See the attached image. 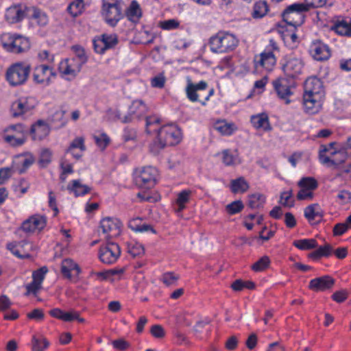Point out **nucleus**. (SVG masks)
<instances>
[{
  "label": "nucleus",
  "mask_w": 351,
  "mask_h": 351,
  "mask_svg": "<svg viewBox=\"0 0 351 351\" xmlns=\"http://www.w3.org/2000/svg\"><path fill=\"white\" fill-rule=\"evenodd\" d=\"M239 43L236 35L228 31H219L208 40L210 50L215 53L232 52L237 47Z\"/></svg>",
  "instance_id": "nucleus-1"
},
{
  "label": "nucleus",
  "mask_w": 351,
  "mask_h": 351,
  "mask_svg": "<svg viewBox=\"0 0 351 351\" xmlns=\"http://www.w3.org/2000/svg\"><path fill=\"white\" fill-rule=\"evenodd\" d=\"M0 40L5 50L15 54L25 53L31 47L29 39L19 34H3Z\"/></svg>",
  "instance_id": "nucleus-2"
},
{
  "label": "nucleus",
  "mask_w": 351,
  "mask_h": 351,
  "mask_svg": "<svg viewBox=\"0 0 351 351\" xmlns=\"http://www.w3.org/2000/svg\"><path fill=\"white\" fill-rule=\"evenodd\" d=\"M186 97L192 102H200L205 106L210 97L214 93L213 88H208V84L205 81H200L194 84L190 79L187 81L185 88Z\"/></svg>",
  "instance_id": "nucleus-3"
},
{
  "label": "nucleus",
  "mask_w": 351,
  "mask_h": 351,
  "mask_svg": "<svg viewBox=\"0 0 351 351\" xmlns=\"http://www.w3.org/2000/svg\"><path fill=\"white\" fill-rule=\"evenodd\" d=\"M280 65L287 77L296 78L302 73L304 62L300 53L291 52L282 57Z\"/></svg>",
  "instance_id": "nucleus-4"
},
{
  "label": "nucleus",
  "mask_w": 351,
  "mask_h": 351,
  "mask_svg": "<svg viewBox=\"0 0 351 351\" xmlns=\"http://www.w3.org/2000/svg\"><path fill=\"white\" fill-rule=\"evenodd\" d=\"M158 171L152 166L136 168L133 172V180L135 185L141 189H152L156 184Z\"/></svg>",
  "instance_id": "nucleus-5"
},
{
  "label": "nucleus",
  "mask_w": 351,
  "mask_h": 351,
  "mask_svg": "<svg viewBox=\"0 0 351 351\" xmlns=\"http://www.w3.org/2000/svg\"><path fill=\"white\" fill-rule=\"evenodd\" d=\"M157 138L160 148H164L166 146H174L180 143L182 134L177 125L167 124L159 129Z\"/></svg>",
  "instance_id": "nucleus-6"
},
{
  "label": "nucleus",
  "mask_w": 351,
  "mask_h": 351,
  "mask_svg": "<svg viewBox=\"0 0 351 351\" xmlns=\"http://www.w3.org/2000/svg\"><path fill=\"white\" fill-rule=\"evenodd\" d=\"M31 71L29 64L17 62L11 65L6 71L5 78L12 86H20L25 84Z\"/></svg>",
  "instance_id": "nucleus-7"
},
{
  "label": "nucleus",
  "mask_w": 351,
  "mask_h": 351,
  "mask_svg": "<svg viewBox=\"0 0 351 351\" xmlns=\"http://www.w3.org/2000/svg\"><path fill=\"white\" fill-rule=\"evenodd\" d=\"M308 9L302 3H295L287 7L282 13L283 21L294 27L301 25L304 21V13Z\"/></svg>",
  "instance_id": "nucleus-8"
},
{
  "label": "nucleus",
  "mask_w": 351,
  "mask_h": 351,
  "mask_svg": "<svg viewBox=\"0 0 351 351\" xmlns=\"http://www.w3.org/2000/svg\"><path fill=\"white\" fill-rule=\"evenodd\" d=\"M26 134L27 131L23 125H12L5 130L3 139L12 147H19L25 143Z\"/></svg>",
  "instance_id": "nucleus-9"
},
{
  "label": "nucleus",
  "mask_w": 351,
  "mask_h": 351,
  "mask_svg": "<svg viewBox=\"0 0 351 351\" xmlns=\"http://www.w3.org/2000/svg\"><path fill=\"white\" fill-rule=\"evenodd\" d=\"M56 76V73L52 65L40 64L33 69L34 82L44 87L49 86L51 83V78Z\"/></svg>",
  "instance_id": "nucleus-10"
},
{
  "label": "nucleus",
  "mask_w": 351,
  "mask_h": 351,
  "mask_svg": "<svg viewBox=\"0 0 351 351\" xmlns=\"http://www.w3.org/2000/svg\"><path fill=\"white\" fill-rule=\"evenodd\" d=\"M121 255V249L119 245L114 242L107 241L101 245L99 250L100 261L107 265L114 263Z\"/></svg>",
  "instance_id": "nucleus-11"
},
{
  "label": "nucleus",
  "mask_w": 351,
  "mask_h": 351,
  "mask_svg": "<svg viewBox=\"0 0 351 351\" xmlns=\"http://www.w3.org/2000/svg\"><path fill=\"white\" fill-rule=\"evenodd\" d=\"M272 84L278 97L284 100L286 104H290L289 98L293 94L294 83L286 77H280L273 81Z\"/></svg>",
  "instance_id": "nucleus-12"
},
{
  "label": "nucleus",
  "mask_w": 351,
  "mask_h": 351,
  "mask_svg": "<svg viewBox=\"0 0 351 351\" xmlns=\"http://www.w3.org/2000/svg\"><path fill=\"white\" fill-rule=\"evenodd\" d=\"M309 53L314 60L320 62L327 60L331 56L329 46L319 39L311 42L309 47Z\"/></svg>",
  "instance_id": "nucleus-13"
},
{
  "label": "nucleus",
  "mask_w": 351,
  "mask_h": 351,
  "mask_svg": "<svg viewBox=\"0 0 351 351\" xmlns=\"http://www.w3.org/2000/svg\"><path fill=\"white\" fill-rule=\"evenodd\" d=\"M103 16L108 24L115 26L121 19V6L119 2L104 3Z\"/></svg>",
  "instance_id": "nucleus-14"
},
{
  "label": "nucleus",
  "mask_w": 351,
  "mask_h": 351,
  "mask_svg": "<svg viewBox=\"0 0 351 351\" xmlns=\"http://www.w3.org/2000/svg\"><path fill=\"white\" fill-rule=\"evenodd\" d=\"M148 108L142 100H134L128 108L126 115L123 117V123H128L135 119H140L147 112Z\"/></svg>",
  "instance_id": "nucleus-15"
},
{
  "label": "nucleus",
  "mask_w": 351,
  "mask_h": 351,
  "mask_svg": "<svg viewBox=\"0 0 351 351\" xmlns=\"http://www.w3.org/2000/svg\"><path fill=\"white\" fill-rule=\"evenodd\" d=\"M28 8L25 5H14L6 9L5 12V21L10 23H17L27 16Z\"/></svg>",
  "instance_id": "nucleus-16"
},
{
  "label": "nucleus",
  "mask_w": 351,
  "mask_h": 351,
  "mask_svg": "<svg viewBox=\"0 0 351 351\" xmlns=\"http://www.w3.org/2000/svg\"><path fill=\"white\" fill-rule=\"evenodd\" d=\"M324 97L319 95L304 94L303 108L304 112L310 114L318 113L322 108Z\"/></svg>",
  "instance_id": "nucleus-17"
},
{
  "label": "nucleus",
  "mask_w": 351,
  "mask_h": 351,
  "mask_svg": "<svg viewBox=\"0 0 351 351\" xmlns=\"http://www.w3.org/2000/svg\"><path fill=\"white\" fill-rule=\"evenodd\" d=\"M34 108V99L32 97H21L14 101L11 106L12 114L14 117L21 116L29 112Z\"/></svg>",
  "instance_id": "nucleus-18"
},
{
  "label": "nucleus",
  "mask_w": 351,
  "mask_h": 351,
  "mask_svg": "<svg viewBox=\"0 0 351 351\" xmlns=\"http://www.w3.org/2000/svg\"><path fill=\"white\" fill-rule=\"evenodd\" d=\"M7 248L14 256L21 259H25L32 258L29 251L33 250L34 245L32 243L23 241L18 243H8Z\"/></svg>",
  "instance_id": "nucleus-19"
},
{
  "label": "nucleus",
  "mask_w": 351,
  "mask_h": 351,
  "mask_svg": "<svg viewBox=\"0 0 351 351\" xmlns=\"http://www.w3.org/2000/svg\"><path fill=\"white\" fill-rule=\"evenodd\" d=\"M254 66L256 70L264 69L267 71H271L276 63V58L274 53L263 51L254 58Z\"/></svg>",
  "instance_id": "nucleus-20"
},
{
  "label": "nucleus",
  "mask_w": 351,
  "mask_h": 351,
  "mask_svg": "<svg viewBox=\"0 0 351 351\" xmlns=\"http://www.w3.org/2000/svg\"><path fill=\"white\" fill-rule=\"evenodd\" d=\"M46 226V218L40 215H34L24 221L21 225V230L26 233L40 230Z\"/></svg>",
  "instance_id": "nucleus-21"
},
{
  "label": "nucleus",
  "mask_w": 351,
  "mask_h": 351,
  "mask_svg": "<svg viewBox=\"0 0 351 351\" xmlns=\"http://www.w3.org/2000/svg\"><path fill=\"white\" fill-rule=\"evenodd\" d=\"M121 225V222L118 219L112 217L104 218L100 222V228L108 237L119 235Z\"/></svg>",
  "instance_id": "nucleus-22"
},
{
  "label": "nucleus",
  "mask_w": 351,
  "mask_h": 351,
  "mask_svg": "<svg viewBox=\"0 0 351 351\" xmlns=\"http://www.w3.org/2000/svg\"><path fill=\"white\" fill-rule=\"evenodd\" d=\"M335 285V280L330 276H323L312 279L308 284V289L315 291H325L331 289Z\"/></svg>",
  "instance_id": "nucleus-23"
},
{
  "label": "nucleus",
  "mask_w": 351,
  "mask_h": 351,
  "mask_svg": "<svg viewBox=\"0 0 351 351\" xmlns=\"http://www.w3.org/2000/svg\"><path fill=\"white\" fill-rule=\"evenodd\" d=\"M82 65L72 58L62 60L58 66L59 71L65 75L75 77L81 71Z\"/></svg>",
  "instance_id": "nucleus-24"
},
{
  "label": "nucleus",
  "mask_w": 351,
  "mask_h": 351,
  "mask_svg": "<svg viewBox=\"0 0 351 351\" xmlns=\"http://www.w3.org/2000/svg\"><path fill=\"white\" fill-rule=\"evenodd\" d=\"M304 215L310 223L317 224L322 220L324 212L318 204H313L305 208Z\"/></svg>",
  "instance_id": "nucleus-25"
},
{
  "label": "nucleus",
  "mask_w": 351,
  "mask_h": 351,
  "mask_svg": "<svg viewBox=\"0 0 351 351\" xmlns=\"http://www.w3.org/2000/svg\"><path fill=\"white\" fill-rule=\"evenodd\" d=\"M305 92L304 94L312 95H319L325 97L322 82L317 77L308 78L304 84Z\"/></svg>",
  "instance_id": "nucleus-26"
},
{
  "label": "nucleus",
  "mask_w": 351,
  "mask_h": 351,
  "mask_svg": "<svg viewBox=\"0 0 351 351\" xmlns=\"http://www.w3.org/2000/svg\"><path fill=\"white\" fill-rule=\"evenodd\" d=\"M85 150L84 138L78 136L71 141L66 152L71 154L74 158L79 160Z\"/></svg>",
  "instance_id": "nucleus-27"
},
{
  "label": "nucleus",
  "mask_w": 351,
  "mask_h": 351,
  "mask_svg": "<svg viewBox=\"0 0 351 351\" xmlns=\"http://www.w3.org/2000/svg\"><path fill=\"white\" fill-rule=\"evenodd\" d=\"M30 132L34 140L40 141L49 134V128L45 121L38 120L36 123L32 125Z\"/></svg>",
  "instance_id": "nucleus-28"
},
{
  "label": "nucleus",
  "mask_w": 351,
  "mask_h": 351,
  "mask_svg": "<svg viewBox=\"0 0 351 351\" xmlns=\"http://www.w3.org/2000/svg\"><path fill=\"white\" fill-rule=\"evenodd\" d=\"M250 122L252 126L257 130L269 131L271 127L269 123L267 114L263 112L251 116Z\"/></svg>",
  "instance_id": "nucleus-29"
},
{
  "label": "nucleus",
  "mask_w": 351,
  "mask_h": 351,
  "mask_svg": "<svg viewBox=\"0 0 351 351\" xmlns=\"http://www.w3.org/2000/svg\"><path fill=\"white\" fill-rule=\"evenodd\" d=\"M27 17L41 27L47 25L49 21L46 13L36 7H29Z\"/></svg>",
  "instance_id": "nucleus-30"
},
{
  "label": "nucleus",
  "mask_w": 351,
  "mask_h": 351,
  "mask_svg": "<svg viewBox=\"0 0 351 351\" xmlns=\"http://www.w3.org/2000/svg\"><path fill=\"white\" fill-rule=\"evenodd\" d=\"M339 145L336 142H331L328 145H322L319 147V159L322 164L324 165V158L332 159L339 149Z\"/></svg>",
  "instance_id": "nucleus-31"
},
{
  "label": "nucleus",
  "mask_w": 351,
  "mask_h": 351,
  "mask_svg": "<svg viewBox=\"0 0 351 351\" xmlns=\"http://www.w3.org/2000/svg\"><path fill=\"white\" fill-rule=\"evenodd\" d=\"M75 271L76 275L81 272L79 265L71 258H65L61 263V273L64 278L71 279V271Z\"/></svg>",
  "instance_id": "nucleus-32"
},
{
  "label": "nucleus",
  "mask_w": 351,
  "mask_h": 351,
  "mask_svg": "<svg viewBox=\"0 0 351 351\" xmlns=\"http://www.w3.org/2000/svg\"><path fill=\"white\" fill-rule=\"evenodd\" d=\"M348 153L342 148L341 145H339V149L332 159L324 158V165L331 167H337L343 163L348 158Z\"/></svg>",
  "instance_id": "nucleus-33"
},
{
  "label": "nucleus",
  "mask_w": 351,
  "mask_h": 351,
  "mask_svg": "<svg viewBox=\"0 0 351 351\" xmlns=\"http://www.w3.org/2000/svg\"><path fill=\"white\" fill-rule=\"evenodd\" d=\"M193 191L189 189H185L178 193L176 200L178 206L177 213L182 212L186 207V204L190 202Z\"/></svg>",
  "instance_id": "nucleus-34"
},
{
  "label": "nucleus",
  "mask_w": 351,
  "mask_h": 351,
  "mask_svg": "<svg viewBox=\"0 0 351 351\" xmlns=\"http://www.w3.org/2000/svg\"><path fill=\"white\" fill-rule=\"evenodd\" d=\"M250 188L249 183L241 176L237 179L232 180L230 183V189L232 193H244Z\"/></svg>",
  "instance_id": "nucleus-35"
},
{
  "label": "nucleus",
  "mask_w": 351,
  "mask_h": 351,
  "mask_svg": "<svg viewBox=\"0 0 351 351\" xmlns=\"http://www.w3.org/2000/svg\"><path fill=\"white\" fill-rule=\"evenodd\" d=\"M126 16L128 19L134 23L139 21L142 16V10L139 3L134 0L131 2L130 5L126 10Z\"/></svg>",
  "instance_id": "nucleus-36"
},
{
  "label": "nucleus",
  "mask_w": 351,
  "mask_h": 351,
  "mask_svg": "<svg viewBox=\"0 0 351 351\" xmlns=\"http://www.w3.org/2000/svg\"><path fill=\"white\" fill-rule=\"evenodd\" d=\"M68 190L73 192L75 196L84 195L90 192V188L83 184L80 180H74L67 186Z\"/></svg>",
  "instance_id": "nucleus-37"
},
{
  "label": "nucleus",
  "mask_w": 351,
  "mask_h": 351,
  "mask_svg": "<svg viewBox=\"0 0 351 351\" xmlns=\"http://www.w3.org/2000/svg\"><path fill=\"white\" fill-rule=\"evenodd\" d=\"M213 128L224 136L231 135L235 130L233 123H228L225 120L217 121L213 125Z\"/></svg>",
  "instance_id": "nucleus-38"
},
{
  "label": "nucleus",
  "mask_w": 351,
  "mask_h": 351,
  "mask_svg": "<svg viewBox=\"0 0 351 351\" xmlns=\"http://www.w3.org/2000/svg\"><path fill=\"white\" fill-rule=\"evenodd\" d=\"M268 11L269 7L267 2L260 0L254 3L252 16L254 19H261L267 14Z\"/></svg>",
  "instance_id": "nucleus-39"
},
{
  "label": "nucleus",
  "mask_w": 351,
  "mask_h": 351,
  "mask_svg": "<svg viewBox=\"0 0 351 351\" xmlns=\"http://www.w3.org/2000/svg\"><path fill=\"white\" fill-rule=\"evenodd\" d=\"M333 29L341 36H351V21L342 20L337 21L335 24Z\"/></svg>",
  "instance_id": "nucleus-40"
},
{
  "label": "nucleus",
  "mask_w": 351,
  "mask_h": 351,
  "mask_svg": "<svg viewBox=\"0 0 351 351\" xmlns=\"http://www.w3.org/2000/svg\"><path fill=\"white\" fill-rule=\"evenodd\" d=\"M33 351H45L49 346L47 339L40 335H34L32 340Z\"/></svg>",
  "instance_id": "nucleus-41"
},
{
  "label": "nucleus",
  "mask_w": 351,
  "mask_h": 351,
  "mask_svg": "<svg viewBox=\"0 0 351 351\" xmlns=\"http://www.w3.org/2000/svg\"><path fill=\"white\" fill-rule=\"evenodd\" d=\"M266 197L261 193H254L248 195V206L252 209H258L263 206Z\"/></svg>",
  "instance_id": "nucleus-42"
},
{
  "label": "nucleus",
  "mask_w": 351,
  "mask_h": 351,
  "mask_svg": "<svg viewBox=\"0 0 351 351\" xmlns=\"http://www.w3.org/2000/svg\"><path fill=\"white\" fill-rule=\"evenodd\" d=\"M160 118L156 115H152L146 117V132L151 134L155 132H158L160 124Z\"/></svg>",
  "instance_id": "nucleus-43"
},
{
  "label": "nucleus",
  "mask_w": 351,
  "mask_h": 351,
  "mask_svg": "<svg viewBox=\"0 0 351 351\" xmlns=\"http://www.w3.org/2000/svg\"><path fill=\"white\" fill-rule=\"evenodd\" d=\"M293 245L301 250H308L317 247V242L314 239H304L294 241Z\"/></svg>",
  "instance_id": "nucleus-44"
},
{
  "label": "nucleus",
  "mask_w": 351,
  "mask_h": 351,
  "mask_svg": "<svg viewBox=\"0 0 351 351\" xmlns=\"http://www.w3.org/2000/svg\"><path fill=\"white\" fill-rule=\"evenodd\" d=\"M84 10V0H75L68 6L69 13L73 17L80 15Z\"/></svg>",
  "instance_id": "nucleus-45"
},
{
  "label": "nucleus",
  "mask_w": 351,
  "mask_h": 351,
  "mask_svg": "<svg viewBox=\"0 0 351 351\" xmlns=\"http://www.w3.org/2000/svg\"><path fill=\"white\" fill-rule=\"evenodd\" d=\"M298 185L300 188L313 192L318 187L317 181L313 177H304L298 182Z\"/></svg>",
  "instance_id": "nucleus-46"
},
{
  "label": "nucleus",
  "mask_w": 351,
  "mask_h": 351,
  "mask_svg": "<svg viewBox=\"0 0 351 351\" xmlns=\"http://www.w3.org/2000/svg\"><path fill=\"white\" fill-rule=\"evenodd\" d=\"M332 251V247L329 244L319 247L315 251L310 254L309 257L317 259L322 256H329Z\"/></svg>",
  "instance_id": "nucleus-47"
},
{
  "label": "nucleus",
  "mask_w": 351,
  "mask_h": 351,
  "mask_svg": "<svg viewBox=\"0 0 351 351\" xmlns=\"http://www.w3.org/2000/svg\"><path fill=\"white\" fill-rule=\"evenodd\" d=\"M145 250L143 246L134 241L128 243V252L133 257L139 256L144 254Z\"/></svg>",
  "instance_id": "nucleus-48"
},
{
  "label": "nucleus",
  "mask_w": 351,
  "mask_h": 351,
  "mask_svg": "<svg viewBox=\"0 0 351 351\" xmlns=\"http://www.w3.org/2000/svg\"><path fill=\"white\" fill-rule=\"evenodd\" d=\"M37 59L42 64L52 65L54 62L55 56L48 50H40L37 53Z\"/></svg>",
  "instance_id": "nucleus-49"
},
{
  "label": "nucleus",
  "mask_w": 351,
  "mask_h": 351,
  "mask_svg": "<svg viewBox=\"0 0 351 351\" xmlns=\"http://www.w3.org/2000/svg\"><path fill=\"white\" fill-rule=\"evenodd\" d=\"M231 288L236 291H241L244 289H254L255 284L252 281H243L242 280H236L231 285Z\"/></svg>",
  "instance_id": "nucleus-50"
},
{
  "label": "nucleus",
  "mask_w": 351,
  "mask_h": 351,
  "mask_svg": "<svg viewBox=\"0 0 351 351\" xmlns=\"http://www.w3.org/2000/svg\"><path fill=\"white\" fill-rule=\"evenodd\" d=\"M269 258L267 256H264L252 265V269L256 272L262 271L267 269L269 266Z\"/></svg>",
  "instance_id": "nucleus-51"
},
{
  "label": "nucleus",
  "mask_w": 351,
  "mask_h": 351,
  "mask_svg": "<svg viewBox=\"0 0 351 351\" xmlns=\"http://www.w3.org/2000/svg\"><path fill=\"white\" fill-rule=\"evenodd\" d=\"M244 208V205L241 200H236L226 206V212L231 215L240 213Z\"/></svg>",
  "instance_id": "nucleus-52"
},
{
  "label": "nucleus",
  "mask_w": 351,
  "mask_h": 351,
  "mask_svg": "<svg viewBox=\"0 0 351 351\" xmlns=\"http://www.w3.org/2000/svg\"><path fill=\"white\" fill-rule=\"evenodd\" d=\"M73 49L75 51V56L72 57V58L75 59V60L77 61L82 65L84 64L87 62V56L85 54L84 49L80 46H73Z\"/></svg>",
  "instance_id": "nucleus-53"
},
{
  "label": "nucleus",
  "mask_w": 351,
  "mask_h": 351,
  "mask_svg": "<svg viewBox=\"0 0 351 351\" xmlns=\"http://www.w3.org/2000/svg\"><path fill=\"white\" fill-rule=\"evenodd\" d=\"M104 45L108 49L114 47L118 43L117 36L115 34H102L101 36Z\"/></svg>",
  "instance_id": "nucleus-54"
},
{
  "label": "nucleus",
  "mask_w": 351,
  "mask_h": 351,
  "mask_svg": "<svg viewBox=\"0 0 351 351\" xmlns=\"http://www.w3.org/2000/svg\"><path fill=\"white\" fill-rule=\"evenodd\" d=\"M94 139L97 145L101 150L105 149L110 142V137L106 133H101L98 136H95Z\"/></svg>",
  "instance_id": "nucleus-55"
},
{
  "label": "nucleus",
  "mask_w": 351,
  "mask_h": 351,
  "mask_svg": "<svg viewBox=\"0 0 351 351\" xmlns=\"http://www.w3.org/2000/svg\"><path fill=\"white\" fill-rule=\"evenodd\" d=\"M179 279V276L173 272H166L161 276V281L167 286L175 285Z\"/></svg>",
  "instance_id": "nucleus-56"
},
{
  "label": "nucleus",
  "mask_w": 351,
  "mask_h": 351,
  "mask_svg": "<svg viewBox=\"0 0 351 351\" xmlns=\"http://www.w3.org/2000/svg\"><path fill=\"white\" fill-rule=\"evenodd\" d=\"M280 204L284 206L292 207L294 206L292 191L282 192L280 195Z\"/></svg>",
  "instance_id": "nucleus-57"
},
{
  "label": "nucleus",
  "mask_w": 351,
  "mask_h": 351,
  "mask_svg": "<svg viewBox=\"0 0 351 351\" xmlns=\"http://www.w3.org/2000/svg\"><path fill=\"white\" fill-rule=\"evenodd\" d=\"M74 320H77L80 323H84L85 322L84 318L80 317V313L76 311H71L64 313L62 321L73 322Z\"/></svg>",
  "instance_id": "nucleus-58"
},
{
  "label": "nucleus",
  "mask_w": 351,
  "mask_h": 351,
  "mask_svg": "<svg viewBox=\"0 0 351 351\" xmlns=\"http://www.w3.org/2000/svg\"><path fill=\"white\" fill-rule=\"evenodd\" d=\"M48 272V268L43 266L32 273L33 280L42 285L46 274Z\"/></svg>",
  "instance_id": "nucleus-59"
},
{
  "label": "nucleus",
  "mask_w": 351,
  "mask_h": 351,
  "mask_svg": "<svg viewBox=\"0 0 351 351\" xmlns=\"http://www.w3.org/2000/svg\"><path fill=\"white\" fill-rule=\"evenodd\" d=\"M328 0H304L302 3L308 9V12L314 8H322L326 5Z\"/></svg>",
  "instance_id": "nucleus-60"
},
{
  "label": "nucleus",
  "mask_w": 351,
  "mask_h": 351,
  "mask_svg": "<svg viewBox=\"0 0 351 351\" xmlns=\"http://www.w3.org/2000/svg\"><path fill=\"white\" fill-rule=\"evenodd\" d=\"M35 161V158L31 154H26L24 155V158L23 159L21 164L22 168L19 170V173H23L25 172V171L34 164Z\"/></svg>",
  "instance_id": "nucleus-61"
},
{
  "label": "nucleus",
  "mask_w": 351,
  "mask_h": 351,
  "mask_svg": "<svg viewBox=\"0 0 351 351\" xmlns=\"http://www.w3.org/2000/svg\"><path fill=\"white\" fill-rule=\"evenodd\" d=\"M180 26V22L177 19H168L160 23V27L165 30H172L178 29Z\"/></svg>",
  "instance_id": "nucleus-62"
},
{
  "label": "nucleus",
  "mask_w": 351,
  "mask_h": 351,
  "mask_svg": "<svg viewBox=\"0 0 351 351\" xmlns=\"http://www.w3.org/2000/svg\"><path fill=\"white\" fill-rule=\"evenodd\" d=\"M42 285L40 283L32 280V282L25 285L26 292L25 293V295H29L30 294H33L36 295L39 290L41 289Z\"/></svg>",
  "instance_id": "nucleus-63"
},
{
  "label": "nucleus",
  "mask_w": 351,
  "mask_h": 351,
  "mask_svg": "<svg viewBox=\"0 0 351 351\" xmlns=\"http://www.w3.org/2000/svg\"><path fill=\"white\" fill-rule=\"evenodd\" d=\"M350 229L346 221L343 223H338L333 227L332 232L334 236H341Z\"/></svg>",
  "instance_id": "nucleus-64"
}]
</instances>
